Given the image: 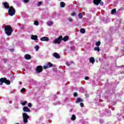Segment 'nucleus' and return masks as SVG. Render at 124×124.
I'll return each instance as SVG.
<instances>
[{
    "instance_id": "obj_1",
    "label": "nucleus",
    "mask_w": 124,
    "mask_h": 124,
    "mask_svg": "<svg viewBox=\"0 0 124 124\" xmlns=\"http://www.w3.org/2000/svg\"><path fill=\"white\" fill-rule=\"evenodd\" d=\"M5 32L7 35H11V33L13 31V30L11 28V26H7L4 27Z\"/></svg>"
},
{
    "instance_id": "obj_2",
    "label": "nucleus",
    "mask_w": 124,
    "mask_h": 124,
    "mask_svg": "<svg viewBox=\"0 0 124 124\" xmlns=\"http://www.w3.org/2000/svg\"><path fill=\"white\" fill-rule=\"evenodd\" d=\"M0 85H3V83H6L7 85H10V81L8 80L5 78H0Z\"/></svg>"
},
{
    "instance_id": "obj_3",
    "label": "nucleus",
    "mask_w": 124,
    "mask_h": 124,
    "mask_svg": "<svg viewBox=\"0 0 124 124\" xmlns=\"http://www.w3.org/2000/svg\"><path fill=\"white\" fill-rule=\"evenodd\" d=\"M22 117L23 119V123L24 124H27L28 123V119H30V116L28 115L27 113H23L22 114Z\"/></svg>"
},
{
    "instance_id": "obj_4",
    "label": "nucleus",
    "mask_w": 124,
    "mask_h": 124,
    "mask_svg": "<svg viewBox=\"0 0 124 124\" xmlns=\"http://www.w3.org/2000/svg\"><path fill=\"white\" fill-rule=\"evenodd\" d=\"M62 40V36H60L58 38L54 39L53 41V43L54 44H61Z\"/></svg>"
},
{
    "instance_id": "obj_5",
    "label": "nucleus",
    "mask_w": 124,
    "mask_h": 124,
    "mask_svg": "<svg viewBox=\"0 0 124 124\" xmlns=\"http://www.w3.org/2000/svg\"><path fill=\"white\" fill-rule=\"evenodd\" d=\"M8 13L10 16H13V15H15V9L12 6L10 7L8 10Z\"/></svg>"
},
{
    "instance_id": "obj_6",
    "label": "nucleus",
    "mask_w": 124,
    "mask_h": 124,
    "mask_svg": "<svg viewBox=\"0 0 124 124\" xmlns=\"http://www.w3.org/2000/svg\"><path fill=\"white\" fill-rule=\"evenodd\" d=\"M102 0H93V2L95 4V5H98V4H100V5H103L104 3L101 1Z\"/></svg>"
},
{
    "instance_id": "obj_7",
    "label": "nucleus",
    "mask_w": 124,
    "mask_h": 124,
    "mask_svg": "<svg viewBox=\"0 0 124 124\" xmlns=\"http://www.w3.org/2000/svg\"><path fill=\"white\" fill-rule=\"evenodd\" d=\"M42 70H43V68L42 67V66H37L36 68V71L38 73L42 72Z\"/></svg>"
},
{
    "instance_id": "obj_8",
    "label": "nucleus",
    "mask_w": 124,
    "mask_h": 124,
    "mask_svg": "<svg viewBox=\"0 0 124 124\" xmlns=\"http://www.w3.org/2000/svg\"><path fill=\"white\" fill-rule=\"evenodd\" d=\"M2 5L4 6L5 8L9 9V8H10V7L9 6V5L8 4V3H7L6 2H3Z\"/></svg>"
},
{
    "instance_id": "obj_9",
    "label": "nucleus",
    "mask_w": 124,
    "mask_h": 124,
    "mask_svg": "<svg viewBox=\"0 0 124 124\" xmlns=\"http://www.w3.org/2000/svg\"><path fill=\"white\" fill-rule=\"evenodd\" d=\"M41 41H49V37H43L40 38Z\"/></svg>"
},
{
    "instance_id": "obj_10",
    "label": "nucleus",
    "mask_w": 124,
    "mask_h": 124,
    "mask_svg": "<svg viewBox=\"0 0 124 124\" xmlns=\"http://www.w3.org/2000/svg\"><path fill=\"white\" fill-rule=\"evenodd\" d=\"M23 110L24 112H31V109H30V108L27 107H24L23 108Z\"/></svg>"
},
{
    "instance_id": "obj_11",
    "label": "nucleus",
    "mask_w": 124,
    "mask_h": 124,
    "mask_svg": "<svg viewBox=\"0 0 124 124\" xmlns=\"http://www.w3.org/2000/svg\"><path fill=\"white\" fill-rule=\"evenodd\" d=\"M53 57L56 58V59H60L61 58L59 54H58L57 52H54L53 54Z\"/></svg>"
},
{
    "instance_id": "obj_12",
    "label": "nucleus",
    "mask_w": 124,
    "mask_h": 124,
    "mask_svg": "<svg viewBox=\"0 0 124 124\" xmlns=\"http://www.w3.org/2000/svg\"><path fill=\"white\" fill-rule=\"evenodd\" d=\"M105 114V115H106V116H111V111H109V110L108 109L106 110Z\"/></svg>"
},
{
    "instance_id": "obj_13",
    "label": "nucleus",
    "mask_w": 124,
    "mask_h": 124,
    "mask_svg": "<svg viewBox=\"0 0 124 124\" xmlns=\"http://www.w3.org/2000/svg\"><path fill=\"white\" fill-rule=\"evenodd\" d=\"M89 61L90 62H92L93 64V63H94V62H95V60L94 59V58L91 57L90 58Z\"/></svg>"
},
{
    "instance_id": "obj_14",
    "label": "nucleus",
    "mask_w": 124,
    "mask_h": 124,
    "mask_svg": "<svg viewBox=\"0 0 124 124\" xmlns=\"http://www.w3.org/2000/svg\"><path fill=\"white\" fill-rule=\"evenodd\" d=\"M31 39L32 40H36L37 39V35H32L31 36Z\"/></svg>"
},
{
    "instance_id": "obj_15",
    "label": "nucleus",
    "mask_w": 124,
    "mask_h": 124,
    "mask_svg": "<svg viewBox=\"0 0 124 124\" xmlns=\"http://www.w3.org/2000/svg\"><path fill=\"white\" fill-rule=\"evenodd\" d=\"M79 102H83V100L81 98H78L76 101V103H79Z\"/></svg>"
},
{
    "instance_id": "obj_16",
    "label": "nucleus",
    "mask_w": 124,
    "mask_h": 124,
    "mask_svg": "<svg viewBox=\"0 0 124 124\" xmlns=\"http://www.w3.org/2000/svg\"><path fill=\"white\" fill-rule=\"evenodd\" d=\"M6 122H7V119H6L5 118H3L1 120V124H4L5 123H6Z\"/></svg>"
},
{
    "instance_id": "obj_17",
    "label": "nucleus",
    "mask_w": 124,
    "mask_h": 124,
    "mask_svg": "<svg viewBox=\"0 0 124 124\" xmlns=\"http://www.w3.org/2000/svg\"><path fill=\"white\" fill-rule=\"evenodd\" d=\"M25 59L26 60H31V55L29 54H26L24 56Z\"/></svg>"
},
{
    "instance_id": "obj_18",
    "label": "nucleus",
    "mask_w": 124,
    "mask_h": 124,
    "mask_svg": "<svg viewBox=\"0 0 124 124\" xmlns=\"http://www.w3.org/2000/svg\"><path fill=\"white\" fill-rule=\"evenodd\" d=\"M116 12H117V10L116 9H113L111 10V14L112 15H116Z\"/></svg>"
},
{
    "instance_id": "obj_19",
    "label": "nucleus",
    "mask_w": 124,
    "mask_h": 124,
    "mask_svg": "<svg viewBox=\"0 0 124 124\" xmlns=\"http://www.w3.org/2000/svg\"><path fill=\"white\" fill-rule=\"evenodd\" d=\"M62 40H63V41H64L65 42L67 41V40H68V36H64L63 38V39L62 38Z\"/></svg>"
},
{
    "instance_id": "obj_20",
    "label": "nucleus",
    "mask_w": 124,
    "mask_h": 124,
    "mask_svg": "<svg viewBox=\"0 0 124 124\" xmlns=\"http://www.w3.org/2000/svg\"><path fill=\"white\" fill-rule=\"evenodd\" d=\"M71 119L72 121H75V120H76V116H75L74 114L72 115Z\"/></svg>"
},
{
    "instance_id": "obj_21",
    "label": "nucleus",
    "mask_w": 124,
    "mask_h": 124,
    "mask_svg": "<svg viewBox=\"0 0 124 124\" xmlns=\"http://www.w3.org/2000/svg\"><path fill=\"white\" fill-rule=\"evenodd\" d=\"M94 51H97V52H99L100 51V48L99 47V46H96L94 48Z\"/></svg>"
},
{
    "instance_id": "obj_22",
    "label": "nucleus",
    "mask_w": 124,
    "mask_h": 124,
    "mask_svg": "<svg viewBox=\"0 0 124 124\" xmlns=\"http://www.w3.org/2000/svg\"><path fill=\"white\" fill-rule=\"evenodd\" d=\"M51 25H53V21H50L47 22V26H51Z\"/></svg>"
},
{
    "instance_id": "obj_23",
    "label": "nucleus",
    "mask_w": 124,
    "mask_h": 124,
    "mask_svg": "<svg viewBox=\"0 0 124 124\" xmlns=\"http://www.w3.org/2000/svg\"><path fill=\"white\" fill-rule=\"evenodd\" d=\"M60 6L61 7H64V6H65V4L63 2H61Z\"/></svg>"
},
{
    "instance_id": "obj_24",
    "label": "nucleus",
    "mask_w": 124,
    "mask_h": 124,
    "mask_svg": "<svg viewBox=\"0 0 124 124\" xmlns=\"http://www.w3.org/2000/svg\"><path fill=\"white\" fill-rule=\"evenodd\" d=\"M79 92L80 93H84V91H85V89H84V88L83 87H80L79 88Z\"/></svg>"
},
{
    "instance_id": "obj_25",
    "label": "nucleus",
    "mask_w": 124,
    "mask_h": 124,
    "mask_svg": "<svg viewBox=\"0 0 124 124\" xmlns=\"http://www.w3.org/2000/svg\"><path fill=\"white\" fill-rule=\"evenodd\" d=\"M78 17L79 19H82V18H83V14H82V13L78 14Z\"/></svg>"
},
{
    "instance_id": "obj_26",
    "label": "nucleus",
    "mask_w": 124,
    "mask_h": 124,
    "mask_svg": "<svg viewBox=\"0 0 124 124\" xmlns=\"http://www.w3.org/2000/svg\"><path fill=\"white\" fill-rule=\"evenodd\" d=\"M85 31L84 29L82 28L80 30V32H81V33H85Z\"/></svg>"
},
{
    "instance_id": "obj_27",
    "label": "nucleus",
    "mask_w": 124,
    "mask_h": 124,
    "mask_svg": "<svg viewBox=\"0 0 124 124\" xmlns=\"http://www.w3.org/2000/svg\"><path fill=\"white\" fill-rule=\"evenodd\" d=\"M34 25L35 26H38V25H39V22H38V21L35 20V21L34 22Z\"/></svg>"
},
{
    "instance_id": "obj_28",
    "label": "nucleus",
    "mask_w": 124,
    "mask_h": 124,
    "mask_svg": "<svg viewBox=\"0 0 124 124\" xmlns=\"http://www.w3.org/2000/svg\"><path fill=\"white\" fill-rule=\"evenodd\" d=\"M8 60L6 59H3L2 60V62H3V63H6L7 62H8Z\"/></svg>"
},
{
    "instance_id": "obj_29",
    "label": "nucleus",
    "mask_w": 124,
    "mask_h": 124,
    "mask_svg": "<svg viewBox=\"0 0 124 124\" xmlns=\"http://www.w3.org/2000/svg\"><path fill=\"white\" fill-rule=\"evenodd\" d=\"M34 49H35V51H37L38 50H39V46H34Z\"/></svg>"
},
{
    "instance_id": "obj_30",
    "label": "nucleus",
    "mask_w": 124,
    "mask_h": 124,
    "mask_svg": "<svg viewBox=\"0 0 124 124\" xmlns=\"http://www.w3.org/2000/svg\"><path fill=\"white\" fill-rule=\"evenodd\" d=\"M72 63H73V62H66V64L67 65H68V66H70V65H71V64H72Z\"/></svg>"
},
{
    "instance_id": "obj_31",
    "label": "nucleus",
    "mask_w": 124,
    "mask_h": 124,
    "mask_svg": "<svg viewBox=\"0 0 124 124\" xmlns=\"http://www.w3.org/2000/svg\"><path fill=\"white\" fill-rule=\"evenodd\" d=\"M101 42H97L95 44L96 46H100Z\"/></svg>"
},
{
    "instance_id": "obj_32",
    "label": "nucleus",
    "mask_w": 124,
    "mask_h": 124,
    "mask_svg": "<svg viewBox=\"0 0 124 124\" xmlns=\"http://www.w3.org/2000/svg\"><path fill=\"white\" fill-rule=\"evenodd\" d=\"M21 104L23 106H25L27 104V101H24L21 103Z\"/></svg>"
},
{
    "instance_id": "obj_33",
    "label": "nucleus",
    "mask_w": 124,
    "mask_h": 124,
    "mask_svg": "<svg viewBox=\"0 0 124 124\" xmlns=\"http://www.w3.org/2000/svg\"><path fill=\"white\" fill-rule=\"evenodd\" d=\"M22 1L24 3H28V2H29V0H22Z\"/></svg>"
},
{
    "instance_id": "obj_34",
    "label": "nucleus",
    "mask_w": 124,
    "mask_h": 124,
    "mask_svg": "<svg viewBox=\"0 0 124 124\" xmlns=\"http://www.w3.org/2000/svg\"><path fill=\"white\" fill-rule=\"evenodd\" d=\"M41 4H42V2L39 1L38 2L37 6H40V5H41Z\"/></svg>"
},
{
    "instance_id": "obj_35",
    "label": "nucleus",
    "mask_w": 124,
    "mask_h": 124,
    "mask_svg": "<svg viewBox=\"0 0 124 124\" xmlns=\"http://www.w3.org/2000/svg\"><path fill=\"white\" fill-rule=\"evenodd\" d=\"M15 79V76H12V77H11L10 80L11 81L14 80Z\"/></svg>"
},
{
    "instance_id": "obj_36",
    "label": "nucleus",
    "mask_w": 124,
    "mask_h": 124,
    "mask_svg": "<svg viewBox=\"0 0 124 124\" xmlns=\"http://www.w3.org/2000/svg\"><path fill=\"white\" fill-rule=\"evenodd\" d=\"M71 50H72V51H74V50H75V46H71Z\"/></svg>"
},
{
    "instance_id": "obj_37",
    "label": "nucleus",
    "mask_w": 124,
    "mask_h": 124,
    "mask_svg": "<svg viewBox=\"0 0 124 124\" xmlns=\"http://www.w3.org/2000/svg\"><path fill=\"white\" fill-rule=\"evenodd\" d=\"M48 66L49 67H52V66H53V64H52L51 62H48Z\"/></svg>"
},
{
    "instance_id": "obj_38",
    "label": "nucleus",
    "mask_w": 124,
    "mask_h": 124,
    "mask_svg": "<svg viewBox=\"0 0 124 124\" xmlns=\"http://www.w3.org/2000/svg\"><path fill=\"white\" fill-rule=\"evenodd\" d=\"M26 91V89L25 88H23L20 90L21 93H24Z\"/></svg>"
},
{
    "instance_id": "obj_39",
    "label": "nucleus",
    "mask_w": 124,
    "mask_h": 124,
    "mask_svg": "<svg viewBox=\"0 0 124 124\" xmlns=\"http://www.w3.org/2000/svg\"><path fill=\"white\" fill-rule=\"evenodd\" d=\"M31 103H29V104H28V107H29V108H31Z\"/></svg>"
},
{
    "instance_id": "obj_40",
    "label": "nucleus",
    "mask_w": 124,
    "mask_h": 124,
    "mask_svg": "<svg viewBox=\"0 0 124 124\" xmlns=\"http://www.w3.org/2000/svg\"><path fill=\"white\" fill-rule=\"evenodd\" d=\"M44 68L45 69H47V68H48V65H46L44 66Z\"/></svg>"
},
{
    "instance_id": "obj_41",
    "label": "nucleus",
    "mask_w": 124,
    "mask_h": 124,
    "mask_svg": "<svg viewBox=\"0 0 124 124\" xmlns=\"http://www.w3.org/2000/svg\"><path fill=\"white\" fill-rule=\"evenodd\" d=\"M80 107H84V104H83V103H80Z\"/></svg>"
},
{
    "instance_id": "obj_42",
    "label": "nucleus",
    "mask_w": 124,
    "mask_h": 124,
    "mask_svg": "<svg viewBox=\"0 0 124 124\" xmlns=\"http://www.w3.org/2000/svg\"><path fill=\"white\" fill-rule=\"evenodd\" d=\"M68 21H69V22H71L72 21V18H68Z\"/></svg>"
},
{
    "instance_id": "obj_43",
    "label": "nucleus",
    "mask_w": 124,
    "mask_h": 124,
    "mask_svg": "<svg viewBox=\"0 0 124 124\" xmlns=\"http://www.w3.org/2000/svg\"><path fill=\"white\" fill-rule=\"evenodd\" d=\"M84 79L85 80H89V78L88 77H85Z\"/></svg>"
},
{
    "instance_id": "obj_44",
    "label": "nucleus",
    "mask_w": 124,
    "mask_h": 124,
    "mask_svg": "<svg viewBox=\"0 0 124 124\" xmlns=\"http://www.w3.org/2000/svg\"><path fill=\"white\" fill-rule=\"evenodd\" d=\"M74 96H75V97H76V96H77V93H74Z\"/></svg>"
},
{
    "instance_id": "obj_45",
    "label": "nucleus",
    "mask_w": 124,
    "mask_h": 124,
    "mask_svg": "<svg viewBox=\"0 0 124 124\" xmlns=\"http://www.w3.org/2000/svg\"><path fill=\"white\" fill-rule=\"evenodd\" d=\"M71 16H75V13H73L71 14Z\"/></svg>"
},
{
    "instance_id": "obj_46",
    "label": "nucleus",
    "mask_w": 124,
    "mask_h": 124,
    "mask_svg": "<svg viewBox=\"0 0 124 124\" xmlns=\"http://www.w3.org/2000/svg\"><path fill=\"white\" fill-rule=\"evenodd\" d=\"M100 123L101 124H102V123H103V120H100Z\"/></svg>"
},
{
    "instance_id": "obj_47",
    "label": "nucleus",
    "mask_w": 124,
    "mask_h": 124,
    "mask_svg": "<svg viewBox=\"0 0 124 124\" xmlns=\"http://www.w3.org/2000/svg\"><path fill=\"white\" fill-rule=\"evenodd\" d=\"M10 52H13V49H10Z\"/></svg>"
},
{
    "instance_id": "obj_48",
    "label": "nucleus",
    "mask_w": 124,
    "mask_h": 124,
    "mask_svg": "<svg viewBox=\"0 0 124 124\" xmlns=\"http://www.w3.org/2000/svg\"><path fill=\"white\" fill-rule=\"evenodd\" d=\"M111 110H112V111H114V110H115V108H111Z\"/></svg>"
},
{
    "instance_id": "obj_49",
    "label": "nucleus",
    "mask_w": 124,
    "mask_h": 124,
    "mask_svg": "<svg viewBox=\"0 0 124 124\" xmlns=\"http://www.w3.org/2000/svg\"><path fill=\"white\" fill-rule=\"evenodd\" d=\"M20 85H22V82H19Z\"/></svg>"
},
{
    "instance_id": "obj_50",
    "label": "nucleus",
    "mask_w": 124,
    "mask_h": 124,
    "mask_svg": "<svg viewBox=\"0 0 124 124\" xmlns=\"http://www.w3.org/2000/svg\"><path fill=\"white\" fill-rule=\"evenodd\" d=\"M9 103L11 104V101H9Z\"/></svg>"
},
{
    "instance_id": "obj_51",
    "label": "nucleus",
    "mask_w": 124,
    "mask_h": 124,
    "mask_svg": "<svg viewBox=\"0 0 124 124\" xmlns=\"http://www.w3.org/2000/svg\"><path fill=\"white\" fill-rule=\"evenodd\" d=\"M16 124H18V123H16Z\"/></svg>"
},
{
    "instance_id": "obj_52",
    "label": "nucleus",
    "mask_w": 124,
    "mask_h": 124,
    "mask_svg": "<svg viewBox=\"0 0 124 124\" xmlns=\"http://www.w3.org/2000/svg\"><path fill=\"white\" fill-rule=\"evenodd\" d=\"M19 4L21 5V3H19Z\"/></svg>"
}]
</instances>
